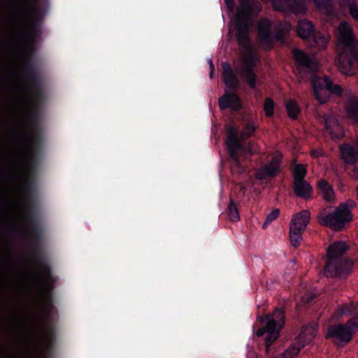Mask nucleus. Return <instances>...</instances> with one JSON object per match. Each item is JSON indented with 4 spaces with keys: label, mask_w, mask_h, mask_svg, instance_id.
I'll list each match as a JSON object with an SVG mask.
<instances>
[{
    "label": "nucleus",
    "mask_w": 358,
    "mask_h": 358,
    "mask_svg": "<svg viewBox=\"0 0 358 358\" xmlns=\"http://www.w3.org/2000/svg\"><path fill=\"white\" fill-rule=\"evenodd\" d=\"M45 101V96L39 102L35 97L30 98V105L26 113L27 129L21 134L24 143L26 166L29 171L35 169L43 147V136L39 129V111Z\"/></svg>",
    "instance_id": "obj_1"
},
{
    "label": "nucleus",
    "mask_w": 358,
    "mask_h": 358,
    "mask_svg": "<svg viewBox=\"0 0 358 358\" xmlns=\"http://www.w3.org/2000/svg\"><path fill=\"white\" fill-rule=\"evenodd\" d=\"M338 43L341 51L336 59L338 68L343 74L355 75L358 72V42L351 26L345 22L338 27Z\"/></svg>",
    "instance_id": "obj_2"
},
{
    "label": "nucleus",
    "mask_w": 358,
    "mask_h": 358,
    "mask_svg": "<svg viewBox=\"0 0 358 358\" xmlns=\"http://www.w3.org/2000/svg\"><path fill=\"white\" fill-rule=\"evenodd\" d=\"M343 315L351 318L345 324L330 326L327 337L348 343L358 329V303L352 302L338 306L334 315V317L339 318Z\"/></svg>",
    "instance_id": "obj_3"
},
{
    "label": "nucleus",
    "mask_w": 358,
    "mask_h": 358,
    "mask_svg": "<svg viewBox=\"0 0 358 358\" xmlns=\"http://www.w3.org/2000/svg\"><path fill=\"white\" fill-rule=\"evenodd\" d=\"M349 250L345 241H336L327 250V261L324 267L325 275L328 278H345L352 266V261L344 258L343 255Z\"/></svg>",
    "instance_id": "obj_4"
},
{
    "label": "nucleus",
    "mask_w": 358,
    "mask_h": 358,
    "mask_svg": "<svg viewBox=\"0 0 358 358\" xmlns=\"http://www.w3.org/2000/svg\"><path fill=\"white\" fill-rule=\"evenodd\" d=\"M259 0H239V7L236 16V38L238 45L246 49L250 45L249 20L262 10Z\"/></svg>",
    "instance_id": "obj_5"
},
{
    "label": "nucleus",
    "mask_w": 358,
    "mask_h": 358,
    "mask_svg": "<svg viewBox=\"0 0 358 358\" xmlns=\"http://www.w3.org/2000/svg\"><path fill=\"white\" fill-rule=\"evenodd\" d=\"M222 69L226 89L224 94L218 99L219 107L222 110L230 109L233 112H238L243 108L241 98L237 94L240 81L228 62H222Z\"/></svg>",
    "instance_id": "obj_6"
},
{
    "label": "nucleus",
    "mask_w": 358,
    "mask_h": 358,
    "mask_svg": "<svg viewBox=\"0 0 358 358\" xmlns=\"http://www.w3.org/2000/svg\"><path fill=\"white\" fill-rule=\"evenodd\" d=\"M285 321V312L282 308H275L272 314H268L260 318L259 322L263 325L256 331L258 337H264L265 347L267 353L269 352L273 342L276 341L280 330L284 327Z\"/></svg>",
    "instance_id": "obj_7"
},
{
    "label": "nucleus",
    "mask_w": 358,
    "mask_h": 358,
    "mask_svg": "<svg viewBox=\"0 0 358 358\" xmlns=\"http://www.w3.org/2000/svg\"><path fill=\"white\" fill-rule=\"evenodd\" d=\"M317 218L320 225L330 228L334 231H342L352 222L353 215L348 203H340V205L332 211H328L327 209L320 211Z\"/></svg>",
    "instance_id": "obj_8"
},
{
    "label": "nucleus",
    "mask_w": 358,
    "mask_h": 358,
    "mask_svg": "<svg viewBox=\"0 0 358 358\" xmlns=\"http://www.w3.org/2000/svg\"><path fill=\"white\" fill-rule=\"evenodd\" d=\"M226 145L228 150L229 164L233 174L241 175L245 171L241 164L238 151L242 148L239 141L238 132L236 127L231 126L227 129Z\"/></svg>",
    "instance_id": "obj_9"
},
{
    "label": "nucleus",
    "mask_w": 358,
    "mask_h": 358,
    "mask_svg": "<svg viewBox=\"0 0 358 358\" xmlns=\"http://www.w3.org/2000/svg\"><path fill=\"white\" fill-rule=\"evenodd\" d=\"M48 6L47 2V6L45 7L32 6L31 11H27L29 30L24 31L23 36L31 45H34L41 33L40 24L48 11Z\"/></svg>",
    "instance_id": "obj_10"
},
{
    "label": "nucleus",
    "mask_w": 358,
    "mask_h": 358,
    "mask_svg": "<svg viewBox=\"0 0 358 358\" xmlns=\"http://www.w3.org/2000/svg\"><path fill=\"white\" fill-rule=\"evenodd\" d=\"M272 22L270 19L263 17L257 24L258 39L260 44L265 48L272 49L275 41H284L285 35L282 30L279 29L275 33L271 31Z\"/></svg>",
    "instance_id": "obj_11"
},
{
    "label": "nucleus",
    "mask_w": 358,
    "mask_h": 358,
    "mask_svg": "<svg viewBox=\"0 0 358 358\" xmlns=\"http://www.w3.org/2000/svg\"><path fill=\"white\" fill-rule=\"evenodd\" d=\"M296 31L301 38L311 41L318 48L324 49L328 45V38L320 31H316L313 22L307 19L299 20Z\"/></svg>",
    "instance_id": "obj_12"
},
{
    "label": "nucleus",
    "mask_w": 358,
    "mask_h": 358,
    "mask_svg": "<svg viewBox=\"0 0 358 358\" xmlns=\"http://www.w3.org/2000/svg\"><path fill=\"white\" fill-rule=\"evenodd\" d=\"M310 220L308 210H302L295 214L289 224V241L291 245L297 248L302 241V231L305 230Z\"/></svg>",
    "instance_id": "obj_13"
},
{
    "label": "nucleus",
    "mask_w": 358,
    "mask_h": 358,
    "mask_svg": "<svg viewBox=\"0 0 358 358\" xmlns=\"http://www.w3.org/2000/svg\"><path fill=\"white\" fill-rule=\"evenodd\" d=\"M23 221L27 227L31 244V251L41 249L42 232L38 225L36 215L31 211H27L23 215Z\"/></svg>",
    "instance_id": "obj_14"
},
{
    "label": "nucleus",
    "mask_w": 358,
    "mask_h": 358,
    "mask_svg": "<svg viewBox=\"0 0 358 358\" xmlns=\"http://www.w3.org/2000/svg\"><path fill=\"white\" fill-rule=\"evenodd\" d=\"M312 84L315 97L321 103H326L327 99L321 98L320 91L326 90L330 93L336 95H341L343 92L341 87L338 84L334 83L327 76L323 78L319 76L314 77Z\"/></svg>",
    "instance_id": "obj_15"
},
{
    "label": "nucleus",
    "mask_w": 358,
    "mask_h": 358,
    "mask_svg": "<svg viewBox=\"0 0 358 358\" xmlns=\"http://www.w3.org/2000/svg\"><path fill=\"white\" fill-rule=\"evenodd\" d=\"M276 10L294 15L304 14L307 7L303 0H272Z\"/></svg>",
    "instance_id": "obj_16"
},
{
    "label": "nucleus",
    "mask_w": 358,
    "mask_h": 358,
    "mask_svg": "<svg viewBox=\"0 0 358 358\" xmlns=\"http://www.w3.org/2000/svg\"><path fill=\"white\" fill-rule=\"evenodd\" d=\"M1 180L3 182L18 185L25 191H29L31 185L28 173L24 170L15 172L5 171L2 173Z\"/></svg>",
    "instance_id": "obj_17"
},
{
    "label": "nucleus",
    "mask_w": 358,
    "mask_h": 358,
    "mask_svg": "<svg viewBox=\"0 0 358 358\" xmlns=\"http://www.w3.org/2000/svg\"><path fill=\"white\" fill-rule=\"evenodd\" d=\"M31 256L32 258L36 263L38 271H40V275L38 278V280L41 279L48 278V280H52V277H55L52 271V268L50 264L48 262L46 257L41 249L31 250Z\"/></svg>",
    "instance_id": "obj_18"
},
{
    "label": "nucleus",
    "mask_w": 358,
    "mask_h": 358,
    "mask_svg": "<svg viewBox=\"0 0 358 358\" xmlns=\"http://www.w3.org/2000/svg\"><path fill=\"white\" fill-rule=\"evenodd\" d=\"M306 329H302L301 333L296 338V343L292 344L282 354L285 358H296L300 351L306 345L310 343L313 338L314 334L312 331L306 336Z\"/></svg>",
    "instance_id": "obj_19"
},
{
    "label": "nucleus",
    "mask_w": 358,
    "mask_h": 358,
    "mask_svg": "<svg viewBox=\"0 0 358 358\" xmlns=\"http://www.w3.org/2000/svg\"><path fill=\"white\" fill-rule=\"evenodd\" d=\"M292 55L299 70L304 69L309 73H314L316 71L317 62L303 50L297 48L294 49Z\"/></svg>",
    "instance_id": "obj_20"
},
{
    "label": "nucleus",
    "mask_w": 358,
    "mask_h": 358,
    "mask_svg": "<svg viewBox=\"0 0 358 358\" xmlns=\"http://www.w3.org/2000/svg\"><path fill=\"white\" fill-rule=\"evenodd\" d=\"M25 78L29 85L31 97H35L36 102H39L45 95L38 70L25 75Z\"/></svg>",
    "instance_id": "obj_21"
},
{
    "label": "nucleus",
    "mask_w": 358,
    "mask_h": 358,
    "mask_svg": "<svg viewBox=\"0 0 358 358\" xmlns=\"http://www.w3.org/2000/svg\"><path fill=\"white\" fill-rule=\"evenodd\" d=\"M52 280L48 278L41 279L38 282L41 289V296L43 300V307H55L53 304L52 290L57 281L56 277H52Z\"/></svg>",
    "instance_id": "obj_22"
},
{
    "label": "nucleus",
    "mask_w": 358,
    "mask_h": 358,
    "mask_svg": "<svg viewBox=\"0 0 358 358\" xmlns=\"http://www.w3.org/2000/svg\"><path fill=\"white\" fill-rule=\"evenodd\" d=\"M255 66L254 58L251 57L241 69L243 79L248 83L250 88L254 90L257 88V76L255 71Z\"/></svg>",
    "instance_id": "obj_23"
},
{
    "label": "nucleus",
    "mask_w": 358,
    "mask_h": 358,
    "mask_svg": "<svg viewBox=\"0 0 358 358\" xmlns=\"http://www.w3.org/2000/svg\"><path fill=\"white\" fill-rule=\"evenodd\" d=\"M341 157L343 161L354 165L358 163V148L350 143H343L340 146Z\"/></svg>",
    "instance_id": "obj_24"
},
{
    "label": "nucleus",
    "mask_w": 358,
    "mask_h": 358,
    "mask_svg": "<svg viewBox=\"0 0 358 358\" xmlns=\"http://www.w3.org/2000/svg\"><path fill=\"white\" fill-rule=\"evenodd\" d=\"M293 191L299 198L306 200L312 199L313 194L312 186L306 180L293 182Z\"/></svg>",
    "instance_id": "obj_25"
},
{
    "label": "nucleus",
    "mask_w": 358,
    "mask_h": 358,
    "mask_svg": "<svg viewBox=\"0 0 358 358\" xmlns=\"http://www.w3.org/2000/svg\"><path fill=\"white\" fill-rule=\"evenodd\" d=\"M279 171L274 164H267L255 173V178L259 180L271 178L275 177Z\"/></svg>",
    "instance_id": "obj_26"
},
{
    "label": "nucleus",
    "mask_w": 358,
    "mask_h": 358,
    "mask_svg": "<svg viewBox=\"0 0 358 358\" xmlns=\"http://www.w3.org/2000/svg\"><path fill=\"white\" fill-rule=\"evenodd\" d=\"M345 110L348 117L355 122H358V97L352 96L348 99L345 105Z\"/></svg>",
    "instance_id": "obj_27"
},
{
    "label": "nucleus",
    "mask_w": 358,
    "mask_h": 358,
    "mask_svg": "<svg viewBox=\"0 0 358 358\" xmlns=\"http://www.w3.org/2000/svg\"><path fill=\"white\" fill-rule=\"evenodd\" d=\"M43 337L46 343V348L49 352H52L55 346L56 331L55 327L49 325L45 328Z\"/></svg>",
    "instance_id": "obj_28"
},
{
    "label": "nucleus",
    "mask_w": 358,
    "mask_h": 358,
    "mask_svg": "<svg viewBox=\"0 0 358 358\" xmlns=\"http://www.w3.org/2000/svg\"><path fill=\"white\" fill-rule=\"evenodd\" d=\"M317 187L325 201H331L334 195V189L331 185L326 180L321 179L317 182Z\"/></svg>",
    "instance_id": "obj_29"
},
{
    "label": "nucleus",
    "mask_w": 358,
    "mask_h": 358,
    "mask_svg": "<svg viewBox=\"0 0 358 358\" xmlns=\"http://www.w3.org/2000/svg\"><path fill=\"white\" fill-rule=\"evenodd\" d=\"M292 175L294 179L293 182L304 180L307 175L306 165L302 164H295L292 169Z\"/></svg>",
    "instance_id": "obj_30"
},
{
    "label": "nucleus",
    "mask_w": 358,
    "mask_h": 358,
    "mask_svg": "<svg viewBox=\"0 0 358 358\" xmlns=\"http://www.w3.org/2000/svg\"><path fill=\"white\" fill-rule=\"evenodd\" d=\"M286 110L288 116L292 120H296L301 113V109L297 102L293 99H290L287 102Z\"/></svg>",
    "instance_id": "obj_31"
},
{
    "label": "nucleus",
    "mask_w": 358,
    "mask_h": 358,
    "mask_svg": "<svg viewBox=\"0 0 358 358\" xmlns=\"http://www.w3.org/2000/svg\"><path fill=\"white\" fill-rule=\"evenodd\" d=\"M238 203H229L227 213L231 222H236L240 220Z\"/></svg>",
    "instance_id": "obj_32"
},
{
    "label": "nucleus",
    "mask_w": 358,
    "mask_h": 358,
    "mask_svg": "<svg viewBox=\"0 0 358 358\" xmlns=\"http://www.w3.org/2000/svg\"><path fill=\"white\" fill-rule=\"evenodd\" d=\"M33 52V50H31L30 54L25 57V62L23 65V70L25 75L37 71L36 65L31 57Z\"/></svg>",
    "instance_id": "obj_33"
},
{
    "label": "nucleus",
    "mask_w": 358,
    "mask_h": 358,
    "mask_svg": "<svg viewBox=\"0 0 358 358\" xmlns=\"http://www.w3.org/2000/svg\"><path fill=\"white\" fill-rule=\"evenodd\" d=\"M256 131V127L253 122H250L245 124L243 127V129L241 133V138L242 139H247L252 136V134Z\"/></svg>",
    "instance_id": "obj_34"
},
{
    "label": "nucleus",
    "mask_w": 358,
    "mask_h": 358,
    "mask_svg": "<svg viewBox=\"0 0 358 358\" xmlns=\"http://www.w3.org/2000/svg\"><path fill=\"white\" fill-rule=\"evenodd\" d=\"M274 101L270 97H266L264 103V110L265 114L268 117H272L274 115Z\"/></svg>",
    "instance_id": "obj_35"
},
{
    "label": "nucleus",
    "mask_w": 358,
    "mask_h": 358,
    "mask_svg": "<svg viewBox=\"0 0 358 358\" xmlns=\"http://www.w3.org/2000/svg\"><path fill=\"white\" fill-rule=\"evenodd\" d=\"M54 310L55 307H43V313L45 320L47 322L45 328H47L49 325H52L53 327H55L52 320Z\"/></svg>",
    "instance_id": "obj_36"
},
{
    "label": "nucleus",
    "mask_w": 358,
    "mask_h": 358,
    "mask_svg": "<svg viewBox=\"0 0 358 358\" xmlns=\"http://www.w3.org/2000/svg\"><path fill=\"white\" fill-rule=\"evenodd\" d=\"M279 213L280 210L277 208L273 209L271 213H269L266 216V220L263 224L262 228L266 229L269 224H271L273 220H275L278 217Z\"/></svg>",
    "instance_id": "obj_37"
},
{
    "label": "nucleus",
    "mask_w": 358,
    "mask_h": 358,
    "mask_svg": "<svg viewBox=\"0 0 358 358\" xmlns=\"http://www.w3.org/2000/svg\"><path fill=\"white\" fill-rule=\"evenodd\" d=\"M317 9L329 10L331 8V0H312Z\"/></svg>",
    "instance_id": "obj_38"
},
{
    "label": "nucleus",
    "mask_w": 358,
    "mask_h": 358,
    "mask_svg": "<svg viewBox=\"0 0 358 358\" xmlns=\"http://www.w3.org/2000/svg\"><path fill=\"white\" fill-rule=\"evenodd\" d=\"M349 12L353 18L358 20V5L354 0H349Z\"/></svg>",
    "instance_id": "obj_39"
},
{
    "label": "nucleus",
    "mask_w": 358,
    "mask_h": 358,
    "mask_svg": "<svg viewBox=\"0 0 358 358\" xmlns=\"http://www.w3.org/2000/svg\"><path fill=\"white\" fill-rule=\"evenodd\" d=\"M281 158H282L281 155H275L272 158L271 162L268 164H274L275 167H277V169H278L280 171V164H281Z\"/></svg>",
    "instance_id": "obj_40"
},
{
    "label": "nucleus",
    "mask_w": 358,
    "mask_h": 358,
    "mask_svg": "<svg viewBox=\"0 0 358 358\" xmlns=\"http://www.w3.org/2000/svg\"><path fill=\"white\" fill-rule=\"evenodd\" d=\"M27 5V11H31L32 6H38V3L40 0H24Z\"/></svg>",
    "instance_id": "obj_41"
},
{
    "label": "nucleus",
    "mask_w": 358,
    "mask_h": 358,
    "mask_svg": "<svg viewBox=\"0 0 358 358\" xmlns=\"http://www.w3.org/2000/svg\"><path fill=\"white\" fill-rule=\"evenodd\" d=\"M224 3L229 9H232L234 6V0H224Z\"/></svg>",
    "instance_id": "obj_42"
},
{
    "label": "nucleus",
    "mask_w": 358,
    "mask_h": 358,
    "mask_svg": "<svg viewBox=\"0 0 358 358\" xmlns=\"http://www.w3.org/2000/svg\"><path fill=\"white\" fill-rule=\"evenodd\" d=\"M315 298L314 294H311L306 299H304L306 303H310Z\"/></svg>",
    "instance_id": "obj_43"
},
{
    "label": "nucleus",
    "mask_w": 358,
    "mask_h": 358,
    "mask_svg": "<svg viewBox=\"0 0 358 358\" xmlns=\"http://www.w3.org/2000/svg\"><path fill=\"white\" fill-rule=\"evenodd\" d=\"M34 203H0V204H33Z\"/></svg>",
    "instance_id": "obj_44"
},
{
    "label": "nucleus",
    "mask_w": 358,
    "mask_h": 358,
    "mask_svg": "<svg viewBox=\"0 0 358 358\" xmlns=\"http://www.w3.org/2000/svg\"><path fill=\"white\" fill-rule=\"evenodd\" d=\"M209 65H210V69L214 70V65H213V61L211 59L209 60Z\"/></svg>",
    "instance_id": "obj_45"
},
{
    "label": "nucleus",
    "mask_w": 358,
    "mask_h": 358,
    "mask_svg": "<svg viewBox=\"0 0 358 358\" xmlns=\"http://www.w3.org/2000/svg\"><path fill=\"white\" fill-rule=\"evenodd\" d=\"M213 71H214V70H211V71H210V77L211 78H213Z\"/></svg>",
    "instance_id": "obj_46"
},
{
    "label": "nucleus",
    "mask_w": 358,
    "mask_h": 358,
    "mask_svg": "<svg viewBox=\"0 0 358 358\" xmlns=\"http://www.w3.org/2000/svg\"><path fill=\"white\" fill-rule=\"evenodd\" d=\"M355 172L358 174V166L355 168Z\"/></svg>",
    "instance_id": "obj_47"
},
{
    "label": "nucleus",
    "mask_w": 358,
    "mask_h": 358,
    "mask_svg": "<svg viewBox=\"0 0 358 358\" xmlns=\"http://www.w3.org/2000/svg\"><path fill=\"white\" fill-rule=\"evenodd\" d=\"M10 257L9 255H7V256H6V258H8V259H10Z\"/></svg>",
    "instance_id": "obj_48"
},
{
    "label": "nucleus",
    "mask_w": 358,
    "mask_h": 358,
    "mask_svg": "<svg viewBox=\"0 0 358 358\" xmlns=\"http://www.w3.org/2000/svg\"><path fill=\"white\" fill-rule=\"evenodd\" d=\"M346 201L350 202V201H352L350 199H348Z\"/></svg>",
    "instance_id": "obj_49"
},
{
    "label": "nucleus",
    "mask_w": 358,
    "mask_h": 358,
    "mask_svg": "<svg viewBox=\"0 0 358 358\" xmlns=\"http://www.w3.org/2000/svg\"><path fill=\"white\" fill-rule=\"evenodd\" d=\"M357 195H358V187H357Z\"/></svg>",
    "instance_id": "obj_50"
}]
</instances>
